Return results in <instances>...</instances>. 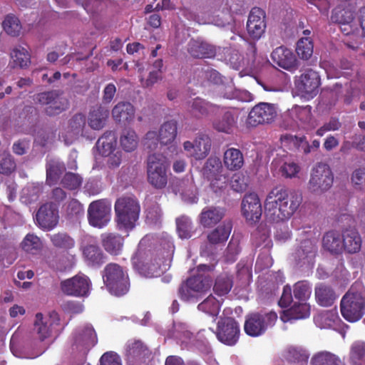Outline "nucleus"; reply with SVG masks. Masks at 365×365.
I'll return each mask as SVG.
<instances>
[{
  "label": "nucleus",
  "mask_w": 365,
  "mask_h": 365,
  "mask_svg": "<svg viewBox=\"0 0 365 365\" xmlns=\"http://www.w3.org/2000/svg\"><path fill=\"white\" fill-rule=\"evenodd\" d=\"M223 168L220 158L210 157L206 161L202 173L206 178H213L217 175L223 174Z\"/></svg>",
  "instance_id": "obj_46"
},
{
  "label": "nucleus",
  "mask_w": 365,
  "mask_h": 365,
  "mask_svg": "<svg viewBox=\"0 0 365 365\" xmlns=\"http://www.w3.org/2000/svg\"><path fill=\"white\" fill-rule=\"evenodd\" d=\"M310 315V306L307 302L294 304L291 308L285 310L280 316L283 322L292 320L302 319L309 317Z\"/></svg>",
  "instance_id": "obj_28"
},
{
  "label": "nucleus",
  "mask_w": 365,
  "mask_h": 365,
  "mask_svg": "<svg viewBox=\"0 0 365 365\" xmlns=\"http://www.w3.org/2000/svg\"><path fill=\"white\" fill-rule=\"evenodd\" d=\"M284 117L290 126L308 128L312 119V107L294 105L284 113Z\"/></svg>",
  "instance_id": "obj_15"
},
{
  "label": "nucleus",
  "mask_w": 365,
  "mask_h": 365,
  "mask_svg": "<svg viewBox=\"0 0 365 365\" xmlns=\"http://www.w3.org/2000/svg\"><path fill=\"white\" fill-rule=\"evenodd\" d=\"M21 246L26 252L35 255L41 250L43 244L36 235L27 234L21 242Z\"/></svg>",
  "instance_id": "obj_45"
},
{
  "label": "nucleus",
  "mask_w": 365,
  "mask_h": 365,
  "mask_svg": "<svg viewBox=\"0 0 365 365\" xmlns=\"http://www.w3.org/2000/svg\"><path fill=\"white\" fill-rule=\"evenodd\" d=\"M21 336L19 332H15L11 339L10 349L11 353L16 357L26 358V356L24 354L21 343Z\"/></svg>",
  "instance_id": "obj_62"
},
{
  "label": "nucleus",
  "mask_w": 365,
  "mask_h": 365,
  "mask_svg": "<svg viewBox=\"0 0 365 365\" xmlns=\"http://www.w3.org/2000/svg\"><path fill=\"white\" fill-rule=\"evenodd\" d=\"M232 287V282L230 277L220 276L217 279L213 289L217 295L221 297L228 294Z\"/></svg>",
  "instance_id": "obj_57"
},
{
  "label": "nucleus",
  "mask_w": 365,
  "mask_h": 365,
  "mask_svg": "<svg viewBox=\"0 0 365 365\" xmlns=\"http://www.w3.org/2000/svg\"><path fill=\"white\" fill-rule=\"evenodd\" d=\"M96 148L100 155L106 157L116 149V138L114 133H104L97 141Z\"/></svg>",
  "instance_id": "obj_35"
},
{
  "label": "nucleus",
  "mask_w": 365,
  "mask_h": 365,
  "mask_svg": "<svg viewBox=\"0 0 365 365\" xmlns=\"http://www.w3.org/2000/svg\"><path fill=\"white\" fill-rule=\"evenodd\" d=\"M65 170L64 165L58 159L51 158L46 167V182L50 185L56 183L60 175Z\"/></svg>",
  "instance_id": "obj_38"
},
{
  "label": "nucleus",
  "mask_w": 365,
  "mask_h": 365,
  "mask_svg": "<svg viewBox=\"0 0 365 365\" xmlns=\"http://www.w3.org/2000/svg\"><path fill=\"white\" fill-rule=\"evenodd\" d=\"M192 333L187 329L185 324L178 322L174 324L173 336L181 340L182 342H186L187 339H190Z\"/></svg>",
  "instance_id": "obj_64"
},
{
  "label": "nucleus",
  "mask_w": 365,
  "mask_h": 365,
  "mask_svg": "<svg viewBox=\"0 0 365 365\" xmlns=\"http://www.w3.org/2000/svg\"><path fill=\"white\" fill-rule=\"evenodd\" d=\"M108 115L109 111L107 108L102 106L96 107L88 113V125L91 129L99 130L106 125Z\"/></svg>",
  "instance_id": "obj_29"
},
{
  "label": "nucleus",
  "mask_w": 365,
  "mask_h": 365,
  "mask_svg": "<svg viewBox=\"0 0 365 365\" xmlns=\"http://www.w3.org/2000/svg\"><path fill=\"white\" fill-rule=\"evenodd\" d=\"M224 215L225 212L222 208L207 207L200 215V222L205 227H210L218 223Z\"/></svg>",
  "instance_id": "obj_30"
},
{
  "label": "nucleus",
  "mask_w": 365,
  "mask_h": 365,
  "mask_svg": "<svg viewBox=\"0 0 365 365\" xmlns=\"http://www.w3.org/2000/svg\"><path fill=\"white\" fill-rule=\"evenodd\" d=\"M272 61L280 68L289 71H295L298 68V61L294 53L289 48L279 46L271 54Z\"/></svg>",
  "instance_id": "obj_21"
},
{
  "label": "nucleus",
  "mask_w": 365,
  "mask_h": 365,
  "mask_svg": "<svg viewBox=\"0 0 365 365\" xmlns=\"http://www.w3.org/2000/svg\"><path fill=\"white\" fill-rule=\"evenodd\" d=\"M86 128V118L82 114L73 115L68 121L67 127V133L62 134L65 143L70 145L77 138L78 135H83Z\"/></svg>",
  "instance_id": "obj_25"
},
{
  "label": "nucleus",
  "mask_w": 365,
  "mask_h": 365,
  "mask_svg": "<svg viewBox=\"0 0 365 365\" xmlns=\"http://www.w3.org/2000/svg\"><path fill=\"white\" fill-rule=\"evenodd\" d=\"M315 296L317 302L323 307H329L334 302L336 296L329 287L320 284L315 289Z\"/></svg>",
  "instance_id": "obj_39"
},
{
  "label": "nucleus",
  "mask_w": 365,
  "mask_h": 365,
  "mask_svg": "<svg viewBox=\"0 0 365 365\" xmlns=\"http://www.w3.org/2000/svg\"><path fill=\"white\" fill-rule=\"evenodd\" d=\"M337 319L336 311L324 312L314 318L316 324L321 328L331 327Z\"/></svg>",
  "instance_id": "obj_55"
},
{
  "label": "nucleus",
  "mask_w": 365,
  "mask_h": 365,
  "mask_svg": "<svg viewBox=\"0 0 365 365\" xmlns=\"http://www.w3.org/2000/svg\"><path fill=\"white\" fill-rule=\"evenodd\" d=\"M53 246L58 248L68 250L74 246V240L66 233H57L50 236Z\"/></svg>",
  "instance_id": "obj_53"
},
{
  "label": "nucleus",
  "mask_w": 365,
  "mask_h": 365,
  "mask_svg": "<svg viewBox=\"0 0 365 365\" xmlns=\"http://www.w3.org/2000/svg\"><path fill=\"white\" fill-rule=\"evenodd\" d=\"M177 135V125L174 121L165 122L158 131H148L143 140L144 146L151 150L158 148V145L171 143Z\"/></svg>",
  "instance_id": "obj_9"
},
{
  "label": "nucleus",
  "mask_w": 365,
  "mask_h": 365,
  "mask_svg": "<svg viewBox=\"0 0 365 365\" xmlns=\"http://www.w3.org/2000/svg\"><path fill=\"white\" fill-rule=\"evenodd\" d=\"M349 359L353 365H365V342L358 341L353 343Z\"/></svg>",
  "instance_id": "obj_43"
},
{
  "label": "nucleus",
  "mask_w": 365,
  "mask_h": 365,
  "mask_svg": "<svg viewBox=\"0 0 365 365\" xmlns=\"http://www.w3.org/2000/svg\"><path fill=\"white\" fill-rule=\"evenodd\" d=\"M217 107L201 98H195L191 103V112L195 115H207L214 112Z\"/></svg>",
  "instance_id": "obj_48"
},
{
  "label": "nucleus",
  "mask_w": 365,
  "mask_h": 365,
  "mask_svg": "<svg viewBox=\"0 0 365 365\" xmlns=\"http://www.w3.org/2000/svg\"><path fill=\"white\" fill-rule=\"evenodd\" d=\"M61 183L67 189L76 190L81 186L82 178L77 174L68 173L63 178Z\"/></svg>",
  "instance_id": "obj_61"
},
{
  "label": "nucleus",
  "mask_w": 365,
  "mask_h": 365,
  "mask_svg": "<svg viewBox=\"0 0 365 365\" xmlns=\"http://www.w3.org/2000/svg\"><path fill=\"white\" fill-rule=\"evenodd\" d=\"M177 232L181 239H188L192 234V223L186 216H181L176 219Z\"/></svg>",
  "instance_id": "obj_49"
},
{
  "label": "nucleus",
  "mask_w": 365,
  "mask_h": 365,
  "mask_svg": "<svg viewBox=\"0 0 365 365\" xmlns=\"http://www.w3.org/2000/svg\"><path fill=\"white\" fill-rule=\"evenodd\" d=\"M88 219L93 227H105L110 220V205L103 200L92 202L88 208Z\"/></svg>",
  "instance_id": "obj_14"
},
{
  "label": "nucleus",
  "mask_w": 365,
  "mask_h": 365,
  "mask_svg": "<svg viewBox=\"0 0 365 365\" xmlns=\"http://www.w3.org/2000/svg\"><path fill=\"white\" fill-rule=\"evenodd\" d=\"M294 296L302 302H305L312 293L311 287L306 281L297 282L294 286Z\"/></svg>",
  "instance_id": "obj_56"
},
{
  "label": "nucleus",
  "mask_w": 365,
  "mask_h": 365,
  "mask_svg": "<svg viewBox=\"0 0 365 365\" xmlns=\"http://www.w3.org/2000/svg\"><path fill=\"white\" fill-rule=\"evenodd\" d=\"M101 242L108 252L113 255H118L122 250L123 238L119 235L103 233L101 235Z\"/></svg>",
  "instance_id": "obj_33"
},
{
  "label": "nucleus",
  "mask_w": 365,
  "mask_h": 365,
  "mask_svg": "<svg viewBox=\"0 0 365 365\" xmlns=\"http://www.w3.org/2000/svg\"><path fill=\"white\" fill-rule=\"evenodd\" d=\"M340 306L341 315L346 320L357 322L365 313V292L352 287L342 297Z\"/></svg>",
  "instance_id": "obj_3"
},
{
  "label": "nucleus",
  "mask_w": 365,
  "mask_h": 365,
  "mask_svg": "<svg viewBox=\"0 0 365 365\" xmlns=\"http://www.w3.org/2000/svg\"><path fill=\"white\" fill-rule=\"evenodd\" d=\"M138 142L136 133L130 130L124 131L120 139V145L126 152L134 150L138 145Z\"/></svg>",
  "instance_id": "obj_51"
},
{
  "label": "nucleus",
  "mask_w": 365,
  "mask_h": 365,
  "mask_svg": "<svg viewBox=\"0 0 365 365\" xmlns=\"http://www.w3.org/2000/svg\"><path fill=\"white\" fill-rule=\"evenodd\" d=\"M215 92L217 96L226 99H237L242 101H250L252 99L250 93L237 90L232 81L227 79L226 81L215 87Z\"/></svg>",
  "instance_id": "obj_24"
},
{
  "label": "nucleus",
  "mask_w": 365,
  "mask_h": 365,
  "mask_svg": "<svg viewBox=\"0 0 365 365\" xmlns=\"http://www.w3.org/2000/svg\"><path fill=\"white\" fill-rule=\"evenodd\" d=\"M140 205L133 196H124L118 198L115 203L116 222L120 230L132 229L140 213Z\"/></svg>",
  "instance_id": "obj_2"
},
{
  "label": "nucleus",
  "mask_w": 365,
  "mask_h": 365,
  "mask_svg": "<svg viewBox=\"0 0 365 365\" xmlns=\"http://www.w3.org/2000/svg\"><path fill=\"white\" fill-rule=\"evenodd\" d=\"M334 182V174L326 163H317L312 168L308 182V190L314 194L322 195L329 190Z\"/></svg>",
  "instance_id": "obj_5"
},
{
  "label": "nucleus",
  "mask_w": 365,
  "mask_h": 365,
  "mask_svg": "<svg viewBox=\"0 0 365 365\" xmlns=\"http://www.w3.org/2000/svg\"><path fill=\"white\" fill-rule=\"evenodd\" d=\"M221 301L217 299L212 294L209 295L204 301L200 303L197 309L213 317H217L220 312Z\"/></svg>",
  "instance_id": "obj_40"
},
{
  "label": "nucleus",
  "mask_w": 365,
  "mask_h": 365,
  "mask_svg": "<svg viewBox=\"0 0 365 365\" xmlns=\"http://www.w3.org/2000/svg\"><path fill=\"white\" fill-rule=\"evenodd\" d=\"M83 256L89 264L99 265L103 262V255L96 245H88L83 248Z\"/></svg>",
  "instance_id": "obj_41"
},
{
  "label": "nucleus",
  "mask_w": 365,
  "mask_h": 365,
  "mask_svg": "<svg viewBox=\"0 0 365 365\" xmlns=\"http://www.w3.org/2000/svg\"><path fill=\"white\" fill-rule=\"evenodd\" d=\"M61 287L62 292L68 295L86 297L90 292L91 282L86 275L78 274L63 281Z\"/></svg>",
  "instance_id": "obj_13"
},
{
  "label": "nucleus",
  "mask_w": 365,
  "mask_h": 365,
  "mask_svg": "<svg viewBox=\"0 0 365 365\" xmlns=\"http://www.w3.org/2000/svg\"><path fill=\"white\" fill-rule=\"evenodd\" d=\"M296 87L301 95L306 98H312L318 92L319 77L317 72L309 70L296 81Z\"/></svg>",
  "instance_id": "obj_16"
},
{
  "label": "nucleus",
  "mask_w": 365,
  "mask_h": 365,
  "mask_svg": "<svg viewBox=\"0 0 365 365\" xmlns=\"http://www.w3.org/2000/svg\"><path fill=\"white\" fill-rule=\"evenodd\" d=\"M312 365H341V360L336 355L329 351L315 354L311 360Z\"/></svg>",
  "instance_id": "obj_44"
},
{
  "label": "nucleus",
  "mask_w": 365,
  "mask_h": 365,
  "mask_svg": "<svg viewBox=\"0 0 365 365\" xmlns=\"http://www.w3.org/2000/svg\"><path fill=\"white\" fill-rule=\"evenodd\" d=\"M11 58L14 67L24 68L30 63V55L25 48L20 46L12 50Z\"/></svg>",
  "instance_id": "obj_42"
},
{
  "label": "nucleus",
  "mask_w": 365,
  "mask_h": 365,
  "mask_svg": "<svg viewBox=\"0 0 365 365\" xmlns=\"http://www.w3.org/2000/svg\"><path fill=\"white\" fill-rule=\"evenodd\" d=\"M211 147L210 138L205 134L199 135L193 142L187 140L183 143V148L188 155L196 160L205 158Z\"/></svg>",
  "instance_id": "obj_19"
},
{
  "label": "nucleus",
  "mask_w": 365,
  "mask_h": 365,
  "mask_svg": "<svg viewBox=\"0 0 365 365\" xmlns=\"http://www.w3.org/2000/svg\"><path fill=\"white\" fill-rule=\"evenodd\" d=\"M223 162L228 170H237L242 167L244 158L240 150L231 148L225 152Z\"/></svg>",
  "instance_id": "obj_34"
},
{
  "label": "nucleus",
  "mask_w": 365,
  "mask_h": 365,
  "mask_svg": "<svg viewBox=\"0 0 365 365\" xmlns=\"http://www.w3.org/2000/svg\"><path fill=\"white\" fill-rule=\"evenodd\" d=\"M316 252L317 247L312 241L309 240H304L294 252L295 260L298 264H312Z\"/></svg>",
  "instance_id": "obj_27"
},
{
  "label": "nucleus",
  "mask_w": 365,
  "mask_h": 365,
  "mask_svg": "<svg viewBox=\"0 0 365 365\" xmlns=\"http://www.w3.org/2000/svg\"><path fill=\"white\" fill-rule=\"evenodd\" d=\"M145 239H143L139 243V249L135 255L132 258L133 267L139 272L140 274L147 277H157L165 272L169 264H160L156 259L153 261L150 253H144L141 251V248L145 244Z\"/></svg>",
  "instance_id": "obj_6"
},
{
  "label": "nucleus",
  "mask_w": 365,
  "mask_h": 365,
  "mask_svg": "<svg viewBox=\"0 0 365 365\" xmlns=\"http://www.w3.org/2000/svg\"><path fill=\"white\" fill-rule=\"evenodd\" d=\"M103 279L107 289L113 295L121 296L128 291L129 280L127 272L117 264L110 263L104 268Z\"/></svg>",
  "instance_id": "obj_4"
},
{
  "label": "nucleus",
  "mask_w": 365,
  "mask_h": 365,
  "mask_svg": "<svg viewBox=\"0 0 365 365\" xmlns=\"http://www.w3.org/2000/svg\"><path fill=\"white\" fill-rule=\"evenodd\" d=\"M265 13L259 8H253L248 16L247 31L254 40L259 39L266 29Z\"/></svg>",
  "instance_id": "obj_17"
},
{
  "label": "nucleus",
  "mask_w": 365,
  "mask_h": 365,
  "mask_svg": "<svg viewBox=\"0 0 365 365\" xmlns=\"http://www.w3.org/2000/svg\"><path fill=\"white\" fill-rule=\"evenodd\" d=\"M231 230V223L223 222L207 235V240L210 243L213 245L223 243L228 239Z\"/></svg>",
  "instance_id": "obj_37"
},
{
  "label": "nucleus",
  "mask_w": 365,
  "mask_h": 365,
  "mask_svg": "<svg viewBox=\"0 0 365 365\" xmlns=\"http://www.w3.org/2000/svg\"><path fill=\"white\" fill-rule=\"evenodd\" d=\"M238 324L232 318H226L218 323L217 336L224 344H235L239 336Z\"/></svg>",
  "instance_id": "obj_22"
},
{
  "label": "nucleus",
  "mask_w": 365,
  "mask_h": 365,
  "mask_svg": "<svg viewBox=\"0 0 365 365\" xmlns=\"http://www.w3.org/2000/svg\"><path fill=\"white\" fill-rule=\"evenodd\" d=\"M36 220L43 230H50L54 228L58 222L56 206L52 203H46L41 206L36 214Z\"/></svg>",
  "instance_id": "obj_23"
},
{
  "label": "nucleus",
  "mask_w": 365,
  "mask_h": 365,
  "mask_svg": "<svg viewBox=\"0 0 365 365\" xmlns=\"http://www.w3.org/2000/svg\"><path fill=\"white\" fill-rule=\"evenodd\" d=\"M235 124L234 115L230 112H226L220 120L215 122L214 127L219 131L230 133Z\"/></svg>",
  "instance_id": "obj_54"
},
{
  "label": "nucleus",
  "mask_w": 365,
  "mask_h": 365,
  "mask_svg": "<svg viewBox=\"0 0 365 365\" xmlns=\"http://www.w3.org/2000/svg\"><path fill=\"white\" fill-rule=\"evenodd\" d=\"M272 165H278V162L274 160ZM279 171L282 176L292 178L297 177L300 171V167L297 163L291 160H283L282 163L279 164Z\"/></svg>",
  "instance_id": "obj_47"
},
{
  "label": "nucleus",
  "mask_w": 365,
  "mask_h": 365,
  "mask_svg": "<svg viewBox=\"0 0 365 365\" xmlns=\"http://www.w3.org/2000/svg\"><path fill=\"white\" fill-rule=\"evenodd\" d=\"M187 51L195 58H212L216 48L201 39H192L188 43Z\"/></svg>",
  "instance_id": "obj_26"
},
{
  "label": "nucleus",
  "mask_w": 365,
  "mask_h": 365,
  "mask_svg": "<svg viewBox=\"0 0 365 365\" xmlns=\"http://www.w3.org/2000/svg\"><path fill=\"white\" fill-rule=\"evenodd\" d=\"M302 202L299 192H288L280 187L273 188L264 201L265 215L268 220L280 222L289 220Z\"/></svg>",
  "instance_id": "obj_1"
},
{
  "label": "nucleus",
  "mask_w": 365,
  "mask_h": 365,
  "mask_svg": "<svg viewBox=\"0 0 365 365\" xmlns=\"http://www.w3.org/2000/svg\"><path fill=\"white\" fill-rule=\"evenodd\" d=\"M207 179L210 182V187L215 192L222 191L227 187V177L225 173Z\"/></svg>",
  "instance_id": "obj_63"
},
{
  "label": "nucleus",
  "mask_w": 365,
  "mask_h": 365,
  "mask_svg": "<svg viewBox=\"0 0 365 365\" xmlns=\"http://www.w3.org/2000/svg\"><path fill=\"white\" fill-rule=\"evenodd\" d=\"M241 208L243 217L249 222H256L262 216V204L258 195L255 193H250L244 197Z\"/></svg>",
  "instance_id": "obj_18"
},
{
  "label": "nucleus",
  "mask_w": 365,
  "mask_h": 365,
  "mask_svg": "<svg viewBox=\"0 0 365 365\" xmlns=\"http://www.w3.org/2000/svg\"><path fill=\"white\" fill-rule=\"evenodd\" d=\"M277 315L274 312L266 314H253L245 321V331L252 336H257L265 331L269 327L274 324Z\"/></svg>",
  "instance_id": "obj_11"
},
{
  "label": "nucleus",
  "mask_w": 365,
  "mask_h": 365,
  "mask_svg": "<svg viewBox=\"0 0 365 365\" xmlns=\"http://www.w3.org/2000/svg\"><path fill=\"white\" fill-rule=\"evenodd\" d=\"M211 286L209 277L202 274L194 276L181 285L179 295L184 301H194L208 292Z\"/></svg>",
  "instance_id": "obj_8"
},
{
  "label": "nucleus",
  "mask_w": 365,
  "mask_h": 365,
  "mask_svg": "<svg viewBox=\"0 0 365 365\" xmlns=\"http://www.w3.org/2000/svg\"><path fill=\"white\" fill-rule=\"evenodd\" d=\"M16 168V163L10 153H0V173L9 174Z\"/></svg>",
  "instance_id": "obj_60"
},
{
  "label": "nucleus",
  "mask_w": 365,
  "mask_h": 365,
  "mask_svg": "<svg viewBox=\"0 0 365 365\" xmlns=\"http://www.w3.org/2000/svg\"><path fill=\"white\" fill-rule=\"evenodd\" d=\"M277 116V109L272 104L260 103L255 106L249 113L247 124L255 127L260 124L270 123Z\"/></svg>",
  "instance_id": "obj_12"
},
{
  "label": "nucleus",
  "mask_w": 365,
  "mask_h": 365,
  "mask_svg": "<svg viewBox=\"0 0 365 365\" xmlns=\"http://www.w3.org/2000/svg\"><path fill=\"white\" fill-rule=\"evenodd\" d=\"M296 52L300 58L309 59L313 53L312 41L307 37L301 38L297 43Z\"/></svg>",
  "instance_id": "obj_50"
},
{
  "label": "nucleus",
  "mask_w": 365,
  "mask_h": 365,
  "mask_svg": "<svg viewBox=\"0 0 365 365\" xmlns=\"http://www.w3.org/2000/svg\"><path fill=\"white\" fill-rule=\"evenodd\" d=\"M59 323L60 317L56 312H51L46 315L37 313L34 322V333L40 341H43L51 336L59 326Z\"/></svg>",
  "instance_id": "obj_10"
},
{
  "label": "nucleus",
  "mask_w": 365,
  "mask_h": 365,
  "mask_svg": "<svg viewBox=\"0 0 365 365\" xmlns=\"http://www.w3.org/2000/svg\"><path fill=\"white\" fill-rule=\"evenodd\" d=\"M2 24L4 31L11 36L19 35L21 29L19 20L12 15L6 16Z\"/></svg>",
  "instance_id": "obj_58"
},
{
  "label": "nucleus",
  "mask_w": 365,
  "mask_h": 365,
  "mask_svg": "<svg viewBox=\"0 0 365 365\" xmlns=\"http://www.w3.org/2000/svg\"><path fill=\"white\" fill-rule=\"evenodd\" d=\"M68 106V100L56 91V97L53 98L49 107L46 108V113L50 115H56L66 110Z\"/></svg>",
  "instance_id": "obj_52"
},
{
  "label": "nucleus",
  "mask_w": 365,
  "mask_h": 365,
  "mask_svg": "<svg viewBox=\"0 0 365 365\" xmlns=\"http://www.w3.org/2000/svg\"><path fill=\"white\" fill-rule=\"evenodd\" d=\"M73 341L76 349H88L97 343L96 333L90 324L80 326L73 334Z\"/></svg>",
  "instance_id": "obj_20"
},
{
  "label": "nucleus",
  "mask_w": 365,
  "mask_h": 365,
  "mask_svg": "<svg viewBox=\"0 0 365 365\" xmlns=\"http://www.w3.org/2000/svg\"><path fill=\"white\" fill-rule=\"evenodd\" d=\"M344 250L349 253L358 252L361 247V237L354 229L346 230L342 233Z\"/></svg>",
  "instance_id": "obj_31"
},
{
  "label": "nucleus",
  "mask_w": 365,
  "mask_h": 365,
  "mask_svg": "<svg viewBox=\"0 0 365 365\" xmlns=\"http://www.w3.org/2000/svg\"><path fill=\"white\" fill-rule=\"evenodd\" d=\"M309 356L308 351L301 347H291L287 351V359L293 362L306 363Z\"/></svg>",
  "instance_id": "obj_59"
},
{
  "label": "nucleus",
  "mask_w": 365,
  "mask_h": 365,
  "mask_svg": "<svg viewBox=\"0 0 365 365\" xmlns=\"http://www.w3.org/2000/svg\"><path fill=\"white\" fill-rule=\"evenodd\" d=\"M168 164L165 157L160 155H151L148 160V182L155 189H163L168 184Z\"/></svg>",
  "instance_id": "obj_7"
},
{
  "label": "nucleus",
  "mask_w": 365,
  "mask_h": 365,
  "mask_svg": "<svg viewBox=\"0 0 365 365\" xmlns=\"http://www.w3.org/2000/svg\"><path fill=\"white\" fill-rule=\"evenodd\" d=\"M135 109L128 102H120L112 110V116L115 121L128 123L134 118Z\"/></svg>",
  "instance_id": "obj_32"
},
{
  "label": "nucleus",
  "mask_w": 365,
  "mask_h": 365,
  "mask_svg": "<svg viewBox=\"0 0 365 365\" xmlns=\"http://www.w3.org/2000/svg\"><path fill=\"white\" fill-rule=\"evenodd\" d=\"M323 247L330 252L341 253L344 248L342 243V235L333 231L327 232L323 237Z\"/></svg>",
  "instance_id": "obj_36"
}]
</instances>
